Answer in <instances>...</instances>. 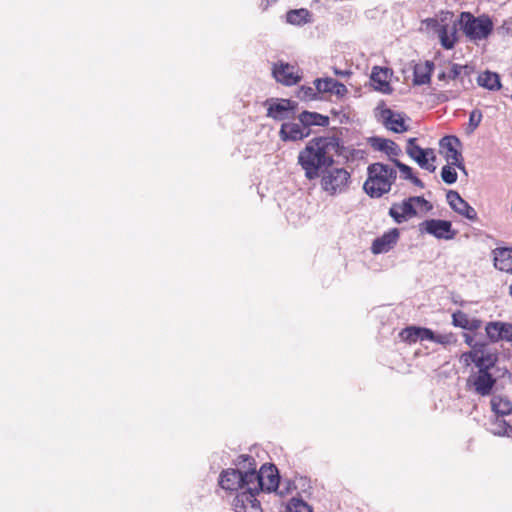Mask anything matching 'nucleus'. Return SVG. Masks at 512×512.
<instances>
[{
	"label": "nucleus",
	"instance_id": "72a5a7b5",
	"mask_svg": "<svg viewBox=\"0 0 512 512\" xmlns=\"http://www.w3.org/2000/svg\"><path fill=\"white\" fill-rule=\"evenodd\" d=\"M468 67L459 65V64H453L450 68V70L447 72L448 80H456L460 79L461 82H463V74L469 75V72L467 71Z\"/></svg>",
	"mask_w": 512,
	"mask_h": 512
},
{
	"label": "nucleus",
	"instance_id": "bb28decb",
	"mask_svg": "<svg viewBox=\"0 0 512 512\" xmlns=\"http://www.w3.org/2000/svg\"><path fill=\"white\" fill-rule=\"evenodd\" d=\"M371 80L375 83V88L383 93L390 91L388 81V71L381 67L375 66L371 73Z\"/></svg>",
	"mask_w": 512,
	"mask_h": 512
},
{
	"label": "nucleus",
	"instance_id": "393cba45",
	"mask_svg": "<svg viewBox=\"0 0 512 512\" xmlns=\"http://www.w3.org/2000/svg\"><path fill=\"white\" fill-rule=\"evenodd\" d=\"M372 148L385 152L388 156H397L400 152L399 146L390 139L372 137L369 139Z\"/></svg>",
	"mask_w": 512,
	"mask_h": 512
},
{
	"label": "nucleus",
	"instance_id": "a878e982",
	"mask_svg": "<svg viewBox=\"0 0 512 512\" xmlns=\"http://www.w3.org/2000/svg\"><path fill=\"white\" fill-rule=\"evenodd\" d=\"M312 20L311 12L306 8L293 9L287 12L286 21L291 25L302 26Z\"/></svg>",
	"mask_w": 512,
	"mask_h": 512
},
{
	"label": "nucleus",
	"instance_id": "37998d69",
	"mask_svg": "<svg viewBox=\"0 0 512 512\" xmlns=\"http://www.w3.org/2000/svg\"><path fill=\"white\" fill-rule=\"evenodd\" d=\"M278 0H261L260 7L263 11L274 5Z\"/></svg>",
	"mask_w": 512,
	"mask_h": 512
},
{
	"label": "nucleus",
	"instance_id": "58836bf2",
	"mask_svg": "<svg viewBox=\"0 0 512 512\" xmlns=\"http://www.w3.org/2000/svg\"><path fill=\"white\" fill-rule=\"evenodd\" d=\"M427 340L435 342V343H439V344H442V345H449V344H452V343H454L456 341L453 333L438 334V335H436L434 332H433L432 339H427Z\"/></svg>",
	"mask_w": 512,
	"mask_h": 512
},
{
	"label": "nucleus",
	"instance_id": "39448f33",
	"mask_svg": "<svg viewBox=\"0 0 512 512\" xmlns=\"http://www.w3.org/2000/svg\"><path fill=\"white\" fill-rule=\"evenodd\" d=\"M460 21L463 32L472 41L486 39L494 27L491 18L487 15L475 17L469 12H463Z\"/></svg>",
	"mask_w": 512,
	"mask_h": 512
},
{
	"label": "nucleus",
	"instance_id": "6ab92c4d",
	"mask_svg": "<svg viewBox=\"0 0 512 512\" xmlns=\"http://www.w3.org/2000/svg\"><path fill=\"white\" fill-rule=\"evenodd\" d=\"M446 199L450 207L459 215L471 220L476 221L478 215L476 210L465 201L457 191L450 190L446 194Z\"/></svg>",
	"mask_w": 512,
	"mask_h": 512
},
{
	"label": "nucleus",
	"instance_id": "de8ad7c7",
	"mask_svg": "<svg viewBox=\"0 0 512 512\" xmlns=\"http://www.w3.org/2000/svg\"><path fill=\"white\" fill-rule=\"evenodd\" d=\"M510 294L512 296V284L510 285Z\"/></svg>",
	"mask_w": 512,
	"mask_h": 512
},
{
	"label": "nucleus",
	"instance_id": "a18cd8bd",
	"mask_svg": "<svg viewBox=\"0 0 512 512\" xmlns=\"http://www.w3.org/2000/svg\"><path fill=\"white\" fill-rule=\"evenodd\" d=\"M334 73H335L336 75L343 76V77H344V76H350V75L352 74V72H351V71H349V70L341 71V70H338V69H336V68L334 69Z\"/></svg>",
	"mask_w": 512,
	"mask_h": 512
},
{
	"label": "nucleus",
	"instance_id": "f8f14e48",
	"mask_svg": "<svg viewBox=\"0 0 512 512\" xmlns=\"http://www.w3.org/2000/svg\"><path fill=\"white\" fill-rule=\"evenodd\" d=\"M258 493L251 487L237 493L232 501L234 512H263L260 501L256 498Z\"/></svg>",
	"mask_w": 512,
	"mask_h": 512
},
{
	"label": "nucleus",
	"instance_id": "7c9ffc66",
	"mask_svg": "<svg viewBox=\"0 0 512 512\" xmlns=\"http://www.w3.org/2000/svg\"><path fill=\"white\" fill-rule=\"evenodd\" d=\"M394 165L399 169L400 175L403 179L411 181L415 186L419 188H424V183L421 179H419L413 172V169L400 162L397 159H393Z\"/></svg>",
	"mask_w": 512,
	"mask_h": 512
},
{
	"label": "nucleus",
	"instance_id": "ea45409f",
	"mask_svg": "<svg viewBox=\"0 0 512 512\" xmlns=\"http://www.w3.org/2000/svg\"><path fill=\"white\" fill-rule=\"evenodd\" d=\"M482 117H483L482 112L478 109H475L470 113V116H469L470 132H473L480 125V123L482 121Z\"/></svg>",
	"mask_w": 512,
	"mask_h": 512
},
{
	"label": "nucleus",
	"instance_id": "f704fd0d",
	"mask_svg": "<svg viewBox=\"0 0 512 512\" xmlns=\"http://www.w3.org/2000/svg\"><path fill=\"white\" fill-rule=\"evenodd\" d=\"M454 166L447 163L442 167L441 178L446 184H453L457 181V172Z\"/></svg>",
	"mask_w": 512,
	"mask_h": 512
},
{
	"label": "nucleus",
	"instance_id": "a211bd4d",
	"mask_svg": "<svg viewBox=\"0 0 512 512\" xmlns=\"http://www.w3.org/2000/svg\"><path fill=\"white\" fill-rule=\"evenodd\" d=\"M486 336L492 343L512 341V324L501 321H491L485 326Z\"/></svg>",
	"mask_w": 512,
	"mask_h": 512
},
{
	"label": "nucleus",
	"instance_id": "2f4dec72",
	"mask_svg": "<svg viewBox=\"0 0 512 512\" xmlns=\"http://www.w3.org/2000/svg\"><path fill=\"white\" fill-rule=\"evenodd\" d=\"M432 72V64L427 62L423 66H416L414 69V83L423 85L430 82Z\"/></svg>",
	"mask_w": 512,
	"mask_h": 512
},
{
	"label": "nucleus",
	"instance_id": "f03ea898",
	"mask_svg": "<svg viewBox=\"0 0 512 512\" xmlns=\"http://www.w3.org/2000/svg\"><path fill=\"white\" fill-rule=\"evenodd\" d=\"M397 178L396 170L384 163L376 162L367 167V179L363 189L372 198H380L391 190Z\"/></svg>",
	"mask_w": 512,
	"mask_h": 512
},
{
	"label": "nucleus",
	"instance_id": "c9c22d12",
	"mask_svg": "<svg viewBox=\"0 0 512 512\" xmlns=\"http://www.w3.org/2000/svg\"><path fill=\"white\" fill-rule=\"evenodd\" d=\"M286 512H312V510L303 500L293 498L287 505Z\"/></svg>",
	"mask_w": 512,
	"mask_h": 512
},
{
	"label": "nucleus",
	"instance_id": "423d86ee",
	"mask_svg": "<svg viewBox=\"0 0 512 512\" xmlns=\"http://www.w3.org/2000/svg\"><path fill=\"white\" fill-rule=\"evenodd\" d=\"M251 489L259 493L261 491H276L279 486L280 477L278 469L273 464H265L257 472L255 468L248 471Z\"/></svg>",
	"mask_w": 512,
	"mask_h": 512
},
{
	"label": "nucleus",
	"instance_id": "c85d7f7f",
	"mask_svg": "<svg viewBox=\"0 0 512 512\" xmlns=\"http://www.w3.org/2000/svg\"><path fill=\"white\" fill-rule=\"evenodd\" d=\"M437 32L441 45L445 49H452L457 40L455 28L449 27L448 25H440Z\"/></svg>",
	"mask_w": 512,
	"mask_h": 512
},
{
	"label": "nucleus",
	"instance_id": "f3484780",
	"mask_svg": "<svg viewBox=\"0 0 512 512\" xmlns=\"http://www.w3.org/2000/svg\"><path fill=\"white\" fill-rule=\"evenodd\" d=\"M312 133V130H305L303 124L298 122H284L279 130V138L284 142H298Z\"/></svg>",
	"mask_w": 512,
	"mask_h": 512
},
{
	"label": "nucleus",
	"instance_id": "4be33fe9",
	"mask_svg": "<svg viewBox=\"0 0 512 512\" xmlns=\"http://www.w3.org/2000/svg\"><path fill=\"white\" fill-rule=\"evenodd\" d=\"M297 119L303 124L305 130H311L313 126L327 127L330 123L328 116L307 110L302 111Z\"/></svg>",
	"mask_w": 512,
	"mask_h": 512
},
{
	"label": "nucleus",
	"instance_id": "c756f323",
	"mask_svg": "<svg viewBox=\"0 0 512 512\" xmlns=\"http://www.w3.org/2000/svg\"><path fill=\"white\" fill-rule=\"evenodd\" d=\"M477 82L480 86L489 90H499L501 88L499 75L491 71L481 73L477 78Z\"/></svg>",
	"mask_w": 512,
	"mask_h": 512
},
{
	"label": "nucleus",
	"instance_id": "cd10ccee",
	"mask_svg": "<svg viewBox=\"0 0 512 512\" xmlns=\"http://www.w3.org/2000/svg\"><path fill=\"white\" fill-rule=\"evenodd\" d=\"M491 408L497 417L505 416L512 412V403L506 397L495 395L491 399Z\"/></svg>",
	"mask_w": 512,
	"mask_h": 512
},
{
	"label": "nucleus",
	"instance_id": "9b49d317",
	"mask_svg": "<svg viewBox=\"0 0 512 512\" xmlns=\"http://www.w3.org/2000/svg\"><path fill=\"white\" fill-rule=\"evenodd\" d=\"M495 384L496 378L493 377L490 371L478 370L471 373L467 378V387L480 396L490 395Z\"/></svg>",
	"mask_w": 512,
	"mask_h": 512
},
{
	"label": "nucleus",
	"instance_id": "49530a36",
	"mask_svg": "<svg viewBox=\"0 0 512 512\" xmlns=\"http://www.w3.org/2000/svg\"><path fill=\"white\" fill-rule=\"evenodd\" d=\"M439 80H448L447 73L442 72L438 75Z\"/></svg>",
	"mask_w": 512,
	"mask_h": 512
},
{
	"label": "nucleus",
	"instance_id": "4c0bfd02",
	"mask_svg": "<svg viewBox=\"0 0 512 512\" xmlns=\"http://www.w3.org/2000/svg\"><path fill=\"white\" fill-rule=\"evenodd\" d=\"M333 81V78H318L314 81V84L318 93H330Z\"/></svg>",
	"mask_w": 512,
	"mask_h": 512
},
{
	"label": "nucleus",
	"instance_id": "c03bdc74",
	"mask_svg": "<svg viewBox=\"0 0 512 512\" xmlns=\"http://www.w3.org/2000/svg\"><path fill=\"white\" fill-rule=\"evenodd\" d=\"M508 22L505 21L501 27L498 28V32L502 34H508L510 31V27L508 26Z\"/></svg>",
	"mask_w": 512,
	"mask_h": 512
},
{
	"label": "nucleus",
	"instance_id": "b1692460",
	"mask_svg": "<svg viewBox=\"0 0 512 512\" xmlns=\"http://www.w3.org/2000/svg\"><path fill=\"white\" fill-rule=\"evenodd\" d=\"M493 255L496 269L512 273V248H496Z\"/></svg>",
	"mask_w": 512,
	"mask_h": 512
},
{
	"label": "nucleus",
	"instance_id": "5701e85b",
	"mask_svg": "<svg viewBox=\"0 0 512 512\" xmlns=\"http://www.w3.org/2000/svg\"><path fill=\"white\" fill-rule=\"evenodd\" d=\"M452 324L468 331H477L482 327V320L470 318L465 312L457 310L452 314Z\"/></svg>",
	"mask_w": 512,
	"mask_h": 512
},
{
	"label": "nucleus",
	"instance_id": "dca6fc26",
	"mask_svg": "<svg viewBox=\"0 0 512 512\" xmlns=\"http://www.w3.org/2000/svg\"><path fill=\"white\" fill-rule=\"evenodd\" d=\"M379 110L380 119L388 130L394 133H404L408 130V125L402 113L394 112L387 107H382Z\"/></svg>",
	"mask_w": 512,
	"mask_h": 512
},
{
	"label": "nucleus",
	"instance_id": "4468645a",
	"mask_svg": "<svg viewBox=\"0 0 512 512\" xmlns=\"http://www.w3.org/2000/svg\"><path fill=\"white\" fill-rule=\"evenodd\" d=\"M266 105H268L267 117L276 121L288 119L290 114H294L297 107V103L290 99L267 100Z\"/></svg>",
	"mask_w": 512,
	"mask_h": 512
},
{
	"label": "nucleus",
	"instance_id": "79ce46f5",
	"mask_svg": "<svg viewBox=\"0 0 512 512\" xmlns=\"http://www.w3.org/2000/svg\"><path fill=\"white\" fill-rule=\"evenodd\" d=\"M465 343L471 348L470 350H474L475 348L484 344V342H476L474 338L468 334L464 335Z\"/></svg>",
	"mask_w": 512,
	"mask_h": 512
},
{
	"label": "nucleus",
	"instance_id": "aec40b11",
	"mask_svg": "<svg viewBox=\"0 0 512 512\" xmlns=\"http://www.w3.org/2000/svg\"><path fill=\"white\" fill-rule=\"evenodd\" d=\"M398 239L399 230L397 228H392L373 241L371 251L373 254L386 253L394 247Z\"/></svg>",
	"mask_w": 512,
	"mask_h": 512
},
{
	"label": "nucleus",
	"instance_id": "9d476101",
	"mask_svg": "<svg viewBox=\"0 0 512 512\" xmlns=\"http://www.w3.org/2000/svg\"><path fill=\"white\" fill-rule=\"evenodd\" d=\"M419 231L422 234H430L437 239L451 240L456 236V231L452 229L451 222L440 219H428L421 222Z\"/></svg>",
	"mask_w": 512,
	"mask_h": 512
},
{
	"label": "nucleus",
	"instance_id": "0eeeda50",
	"mask_svg": "<svg viewBox=\"0 0 512 512\" xmlns=\"http://www.w3.org/2000/svg\"><path fill=\"white\" fill-rule=\"evenodd\" d=\"M350 183L351 175L345 168H327L320 182L322 189L331 196L345 192Z\"/></svg>",
	"mask_w": 512,
	"mask_h": 512
},
{
	"label": "nucleus",
	"instance_id": "412c9836",
	"mask_svg": "<svg viewBox=\"0 0 512 512\" xmlns=\"http://www.w3.org/2000/svg\"><path fill=\"white\" fill-rule=\"evenodd\" d=\"M399 337L403 342L412 344L417 341L432 339L433 331L426 327L408 326L399 332Z\"/></svg>",
	"mask_w": 512,
	"mask_h": 512
},
{
	"label": "nucleus",
	"instance_id": "6e6552de",
	"mask_svg": "<svg viewBox=\"0 0 512 512\" xmlns=\"http://www.w3.org/2000/svg\"><path fill=\"white\" fill-rule=\"evenodd\" d=\"M406 153L421 168L434 172L436 167L433 164L436 160L434 150L431 148L423 149L417 144L416 138H409L406 146Z\"/></svg>",
	"mask_w": 512,
	"mask_h": 512
},
{
	"label": "nucleus",
	"instance_id": "1a4fd4ad",
	"mask_svg": "<svg viewBox=\"0 0 512 512\" xmlns=\"http://www.w3.org/2000/svg\"><path fill=\"white\" fill-rule=\"evenodd\" d=\"M218 484L223 490L228 492H235L239 489L245 490L250 486L248 471L242 473L233 468L225 469L219 475Z\"/></svg>",
	"mask_w": 512,
	"mask_h": 512
},
{
	"label": "nucleus",
	"instance_id": "ddd939ff",
	"mask_svg": "<svg viewBox=\"0 0 512 512\" xmlns=\"http://www.w3.org/2000/svg\"><path fill=\"white\" fill-rule=\"evenodd\" d=\"M439 145L447 163L465 171L463 157L458 149L460 146L459 139L455 136H445L440 140Z\"/></svg>",
	"mask_w": 512,
	"mask_h": 512
},
{
	"label": "nucleus",
	"instance_id": "2eb2a0df",
	"mask_svg": "<svg viewBox=\"0 0 512 512\" xmlns=\"http://www.w3.org/2000/svg\"><path fill=\"white\" fill-rule=\"evenodd\" d=\"M272 74L277 82L285 86L296 85L302 79L298 67L284 62L274 64Z\"/></svg>",
	"mask_w": 512,
	"mask_h": 512
},
{
	"label": "nucleus",
	"instance_id": "7ed1b4c3",
	"mask_svg": "<svg viewBox=\"0 0 512 512\" xmlns=\"http://www.w3.org/2000/svg\"><path fill=\"white\" fill-rule=\"evenodd\" d=\"M432 204L422 196H411L401 202L393 203L389 216L398 224L415 217L419 212L427 213L432 210Z\"/></svg>",
	"mask_w": 512,
	"mask_h": 512
},
{
	"label": "nucleus",
	"instance_id": "a19ab883",
	"mask_svg": "<svg viewBox=\"0 0 512 512\" xmlns=\"http://www.w3.org/2000/svg\"><path fill=\"white\" fill-rule=\"evenodd\" d=\"M330 93L336 95L339 98H343L347 95L348 89L343 83L334 80Z\"/></svg>",
	"mask_w": 512,
	"mask_h": 512
},
{
	"label": "nucleus",
	"instance_id": "20e7f679",
	"mask_svg": "<svg viewBox=\"0 0 512 512\" xmlns=\"http://www.w3.org/2000/svg\"><path fill=\"white\" fill-rule=\"evenodd\" d=\"M459 361L464 367L474 364L478 370L490 371L498 362V353L495 349L490 348L487 343H484L474 350L463 352Z\"/></svg>",
	"mask_w": 512,
	"mask_h": 512
},
{
	"label": "nucleus",
	"instance_id": "473e14b6",
	"mask_svg": "<svg viewBox=\"0 0 512 512\" xmlns=\"http://www.w3.org/2000/svg\"><path fill=\"white\" fill-rule=\"evenodd\" d=\"M493 428L491 431L495 435H510L512 433V426L507 423L504 419L500 417H496V419L492 423Z\"/></svg>",
	"mask_w": 512,
	"mask_h": 512
},
{
	"label": "nucleus",
	"instance_id": "e433bc0d",
	"mask_svg": "<svg viewBox=\"0 0 512 512\" xmlns=\"http://www.w3.org/2000/svg\"><path fill=\"white\" fill-rule=\"evenodd\" d=\"M318 91L316 88L310 86H301L297 91V97L301 100H314L317 99Z\"/></svg>",
	"mask_w": 512,
	"mask_h": 512
},
{
	"label": "nucleus",
	"instance_id": "f257e3e1",
	"mask_svg": "<svg viewBox=\"0 0 512 512\" xmlns=\"http://www.w3.org/2000/svg\"><path fill=\"white\" fill-rule=\"evenodd\" d=\"M339 149L340 142L335 136H319L309 140L298 154V164L304 170L305 177L308 180L318 178L321 169L333 165Z\"/></svg>",
	"mask_w": 512,
	"mask_h": 512
}]
</instances>
